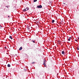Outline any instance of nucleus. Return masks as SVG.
I'll use <instances>...</instances> for the list:
<instances>
[{
	"instance_id": "obj_5",
	"label": "nucleus",
	"mask_w": 79,
	"mask_h": 79,
	"mask_svg": "<svg viewBox=\"0 0 79 79\" xmlns=\"http://www.w3.org/2000/svg\"><path fill=\"white\" fill-rule=\"evenodd\" d=\"M70 39H71V37H70L68 39V40H69V41H70Z\"/></svg>"
},
{
	"instance_id": "obj_12",
	"label": "nucleus",
	"mask_w": 79,
	"mask_h": 79,
	"mask_svg": "<svg viewBox=\"0 0 79 79\" xmlns=\"http://www.w3.org/2000/svg\"><path fill=\"white\" fill-rule=\"evenodd\" d=\"M35 64V62H33L31 63V64Z\"/></svg>"
},
{
	"instance_id": "obj_15",
	"label": "nucleus",
	"mask_w": 79,
	"mask_h": 79,
	"mask_svg": "<svg viewBox=\"0 0 79 79\" xmlns=\"http://www.w3.org/2000/svg\"><path fill=\"white\" fill-rule=\"evenodd\" d=\"M60 24H62V23L61 22H60Z\"/></svg>"
},
{
	"instance_id": "obj_19",
	"label": "nucleus",
	"mask_w": 79,
	"mask_h": 79,
	"mask_svg": "<svg viewBox=\"0 0 79 79\" xmlns=\"http://www.w3.org/2000/svg\"><path fill=\"white\" fill-rule=\"evenodd\" d=\"M75 41H76V42H77V40H75Z\"/></svg>"
},
{
	"instance_id": "obj_13",
	"label": "nucleus",
	"mask_w": 79,
	"mask_h": 79,
	"mask_svg": "<svg viewBox=\"0 0 79 79\" xmlns=\"http://www.w3.org/2000/svg\"><path fill=\"white\" fill-rule=\"evenodd\" d=\"M32 42H33V43H35V41L34 40L32 41Z\"/></svg>"
},
{
	"instance_id": "obj_1",
	"label": "nucleus",
	"mask_w": 79,
	"mask_h": 79,
	"mask_svg": "<svg viewBox=\"0 0 79 79\" xmlns=\"http://www.w3.org/2000/svg\"><path fill=\"white\" fill-rule=\"evenodd\" d=\"M29 8L28 7H27L26 8H25V9H24L23 11L24 12V11H27V10H29Z\"/></svg>"
},
{
	"instance_id": "obj_6",
	"label": "nucleus",
	"mask_w": 79,
	"mask_h": 79,
	"mask_svg": "<svg viewBox=\"0 0 79 79\" xmlns=\"http://www.w3.org/2000/svg\"><path fill=\"white\" fill-rule=\"evenodd\" d=\"M7 66L9 67H10L11 66V65H10V64H7Z\"/></svg>"
},
{
	"instance_id": "obj_11",
	"label": "nucleus",
	"mask_w": 79,
	"mask_h": 79,
	"mask_svg": "<svg viewBox=\"0 0 79 79\" xmlns=\"http://www.w3.org/2000/svg\"><path fill=\"white\" fill-rule=\"evenodd\" d=\"M37 0H34L33 1L34 2H37Z\"/></svg>"
},
{
	"instance_id": "obj_23",
	"label": "nucleus",
	"mask_w": 79,
	"mask_h": 79,
	"mask_svg": "<svg viewBox=\"0 0 79 79\" xmlns=\"http://www.w3.org/2000/svg\"><path fill=\"white\" fill-rule=\"evenodd\" d=\"M78 39H79V38H78Z\"/></svg>"
},
{
	"instance_id": "obj_18",
	"label": "nucleus",
	"mask_w": 79,
	"mask_h": 79,
	"mask_svg": "<svg viewBox=\"0 0 79 79\" xmlns=\"http://www.w3.org/2000/svg\"><path fill=\"white\" fill-rule=\"evenodd\" d=\"M39 79H42L41 77H40L39 78Z\"/></svg>"
},
{
	"instance_id": "obj_8",
	"label": "nucleus",
	"mask_w": 79,
	"mask_h": 79,
	"mask_svg": "<svg viewBox=\"0 0 79 79\" xmlns=\"http://www.w3.org/2000/svg\"><path fill=\"white\" fill-rule=\"evenodd\" d=\"M77 50H79V46H78L77 48Z\"/></svg>"
},
{
	"instance_id": "obj_21",
	"label": "nucleus",
	"mask_w": 79,
	"mask_h": 79,
	"mask_svg": "<svg viewBox=\"0 0 79 79\" xmlns=\"http://www.w3.org/2000/svg\"><path fill=\"white\" fill-rule=\"evenodd\" d=\"M63 4H64V5H65V3H63Z\"/></svg>"
},
{
	"instance_id": "obj_20",
	"label": "nucleus",
	"mask_w": 79,
	"mask_h": 79,
	"mask_svg": "<svg viewBox=\"0 0 79 79\" xmlns=\"http://www.w3.org/2000/svg\"><path fill=\"white\" fill-rule=\"evenodd\" d=\"M8 17L10 18V16H8Z\"/></svg>"
},
{
	"instance_id": "obj_22",
	"label": "nucleus",
	"mask_w": 79,
	"mask_h": 79,
	"mask_svg": "<svg viewBox=\"0 0 79 79\" xmlns=\"http://www.w3.org/2000/svg\"><path fill=\"white\" fill-rule=\"evenodd\" d=\"M40 74H41V72H40Z\"/></svg>"
},
{
	"instance_id": "obj_4",
	"label": "nucleus",
	"mask_w": 79,
	"mask_h": 79,
	"mask_svg": "<svg viewBox=\"0 0 79 79\" xmlns=\"http://www.w3.org/2000/svg\"><path fill=\"white\" fill-rule=\"evenodd\" d=\"M23 49V48L22 47H20V48L19 49V50H21Z\"/></svg>"
},
{
	"instance_id": "obj_17",
	"label": "nucleus",
	"mask_w": 79,
	"mask_h": 79,
	"mask_svg": "<svg viewBox=\"0 0 79 79\" xmlns=\"http://www.w3.org/2000/svg\"><path fill=\"white\" fill-rule=\"evenodd\" d=\"M6 7H7V8H8V7H9V6H6Z\"/></svg>"
},
{
	"instance_id": "obj_9",
	"label": "nucleus",
	"mask_w": 79,
	"mask_h": 79,
	"mask_svg": "<svg viewBox=\"0 0 79 79\" xmlns=\"http://www.w3.org/2000/svg\"><path fill=\"white\" fill-rule=\"evenodd\" d=\"M10 38V39H11V40H12V39H13V38H12V37L11 36H10L9 37Z\"/></svg>"
},
{
	"instance_id": "obj_10",
	"label": "nucleus",
	"mask_w": 79,
	"mask_h": 79,
	"mask_svg": "<svg viewBox=\"0 0 79 79\" xmlns=\"http://www.w3.org/2000/svg\"><path fill=\"white\" fill-rule=\"evenodd\" d=\"M54 22H55V20H52V23H54Z\"/></svg>"
},
{
	"instance_id": "obj_2",
	"label": "nucleus",
	"mask_w": 79,
	"mask_h": 79,
	"mask_svg": "<svg viewBox=\"0 0 79 79\" xmlns=\"http://www.w3.org/2000/svg\"><path fill=\"white\" fill-rule=\"evenodd\" d=\"M37 8H42V5H40L37 6Z\"/></svg>"
},
{
	"instance_id": "obj_24",
	"label": "nucleus",
	"mask_w": 79,
	"mask_h": 79,
	"mask_svg": "<svg viewBox=\"0 0 79 79\" xmlns=\"http://www.w3.org/2000/svg\"><path fill=\"white\" fill-rule=\"evenodd\" d=\"M0 26H1V27H2V26H1V25H0Z\"/></svg>"
},
{
	"instance_id": "obj_16",
	"label": "nucleus",
	"mask_w": 79,
	"mask_h": 79,
	"mask_svg": "<svg viewBox=\"0 0 79 79\" xmlns=\"http://www.w3.org/2000/svg\"><path fill=\"white\" fill-rule=\"evenodd\" d=\"M4 48L5 49H6V47H4Z\"/></svg>"
},
{
	"instance_id": "obj_14",
	"label": "nucleus",
	"mask_w": 79,
	"mask_h": 79,
	"mask_svg": "<svg viewBox=\"0 0 79 79\" xmlns=\"http://www.w3.org/2000/svg\"><path fill=\"white\" fill-rule=\"evenodd\" d=\"M28 29H30V28H29V27H28Z\"/></svg>"
},
{
	"instance_id": "obj_3",
	"label": "nucleus",
	"mask_w": 79,
	"mask_h": 79,
	"mask_svg": "<svg viewBox=\"0 0 79 79\" xmlns=\"http://www.w3.org/2000/svg\"><path fill=\"white\" fill-rule=\"evenodd\" d=\"M43 65L45 67H46V64H45V61H44V62L43 63Z\"/></svg>"
},
{
	"instance_id": "obj_7",
	"label": "nucleus",
	"mask_w": 79,
	"mask_h": 79,
	"mask_svg": "<svg viewBox=\"0 0 79 79\" xmlns=\"http://www.w3.org/2000/svg\"><path fill=\"white\" fill-rule=\"evenodd\" d=\"M62 53L63 55H64V51H62Z\"/></svg>"
}]
</instances>
